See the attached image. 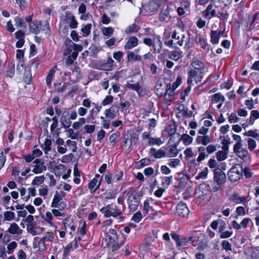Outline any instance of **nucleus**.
Returning a JSON list of instances; mask_svg holds the SVG:
<instances>
[{"instance_id":"obj_16","label":"nucleus","mask_w":259,"mask_h":259,"mask_svg":"<svg viewBox=\"0 0 259 259\" xmlns=\"http://www.w3.org/2000/svg\"><path fill=\"white\" fill-rule=\"evenodd\" d=\"M150 156L155 158H161L166 156V153L161 149L157 150L155 148H151L149 152Z\"/></svg>"},{"instance_id":"obj_20","label":"nucleus","mask_w":259,"mask_h":259,"mask_svg":"<svg viewBox=\"0 0 259 259\" xmlns=\"http://www.w3.org/2000/svg\"><path fill=\"white\" fill-rule=\"evenodd\" d=\"M138 44V39L135 36H132L129 38L127 41L124 46L125 50L131 49L136 47Z\"/></svg>"},{"instance_id":"obj_11","label":"nucleus","mask_w":259,"mask_h":259,"mask_svg":"<svg viewBox=\"0 0 259 259\" xmlns=\"http://www.w3.org/2000/svg\"><path fill=\"white\" fill-rule=\"evenodd\" d=\"M240 146L239 148H234V153L237 156L245 162H248L250 160V156L248 151Z\"/></svg>"},{"instance_id":"obj_28","label":"nucleus","mask_w":259,"mask_h":259,"mask_svg":"<svg viewBox=\"0 0 259 259\" xmlns=\"http://www.w3.org/2000/svg\"><path fill=\"white\" fill-rule=\"evenodd\" d=\"M60 122L65 128L69 127L71 123L69 118L67 117V113L64 112L60 119Z\"/></svg>"},{"instance_id":"obj_52","label":"nucleus","mask_w":259,"mask_h":259,"mask_svg":"<svg viewBox=\"0 0 259 259\" xmlns=\"http://www.w3.org/2000/svg\"><path fill=\"white\" fill-rule=\"evenodd\" d=\"M17 243L16 241H12L7 245V253L9 254L13 253L14 249L17 247Z\"/></svg>"},{"instance_id":"obj_58","label":"nucleus","mask_w":259,"mask_h":259,"mask_svg":"<svg viewBox=\"0 0 259 259\" xmlns=\"http://www.w3.org/2000/svg\"><path fill=\"white\" fill-rule=\"evenodd\" d=\"M223 249L226 251H231L232 250L231 244L227 240H224L222 242Z\"/></svg>"},{"instance_id":"obj_3","label":"nucleus","mask_w":259,"mask_h":259,"mask_svg":"<svg viewBox=\"0 0 259 259\" xmlns=\"http://www.w3.org/2000/svg\"><path fill=\"white\" fill-rule=\"evenodd\" d=\"M140 201L139 193L136 191H132L127 199L129 209L133 211L137 210L140 203Z\"/></svg>"},{"instance_id":"obj_56","label":"nucleus","mask_w":259,"mask_h":259,"mask_svg":"<svg viewBox=\"0 0 259 259\" xmlns=\"http://www.w3.org/2000/svg\"><path fill=\"white\" fill-rule=\"evenodd\" d=\"M236 215L235 218L238 219L239 216H244L245 214L244 207L243 206H238L236 210Z\"/></svg>"},{"instance_id":"obj_37","label":"nucleus","mask_w":259,"mask_h":259,"mask_svg":"<svg viewBox=\"0 0 259 259\" xmlns=\"http://www.w3.org/2000/svg\"><path fill=\"white\" fill-rule=\"evenodd\" d=\"M161 184L165 188H168L169 185L172 183V176L162 177H161Z\"/></svg>"},{"instance_id":"obj_2","label":"nucleus","mask_w":259,"mask_h":259,"mask_svg":"<svg viewBox=\"0 0 259 259\" xmlns=\"http://www.w3.org/2000/svg\"><path fill=\"white\" fill-rule=\"evenodd\" d=\"M243 171V168L241 165L235 164L228 173L229 180L231 182H236L242 177Z\"/></svg>"},{"instance_id":"obj_6","label":"nucleus","mask_w":259,"mask_h":259,"mask_svg":"<svg viewBox=\"0 0 259 259\" xmlns=\"http://www.w3.org/2000/svg\"><path fill=\"white\" fill-rule=\"evenodd\" d=\"M141 138L143 141L148 140L149 146L156 145L160 146L164 143V142L162 141L160 138L152 137L151 134L147 132L143 133Z\"/></svg>"},{"instance_id":"obj_12","label":"nucleus","mask_w":259,"mask_h":259,"mask_svg":"<svg viewBox=\"0 0 259 259\" xmlns=\"http://www.w3.org/2000/svg\"><path fill=\"white\" fill-rule=\"evenodd\" d=\"M105 116L110 119H113L119 115L118 107L116 105H112L104 111Z\"/></svg>"},{"instance_id":"obj_42","label":"nucleus","mask_w":259,"mask_h":259,"mask_svg":"<svg viewBox=\"0 0 259 259\" xmlns=\"http://www.w3.org/2000/svg\"><path fill=\"white\" fill-rule=\"evenodd\" d=\"M100 184L101 183L98 180H97V179H93L89 184V189L90 190L94 189V191H95L99 188Z\"/></svg>"},{"instance_id":"obj_40","label":"nucleus","mask_w":259,"mask_h":259,"mask_svg":"<svg viewBox=\"0 0 259 259\" xmlns=\"http://www.w3.org/2000/svg\"><path fill=\"white\" fill-rule=\"evenodd\" d=\"M45 178L44 176L35 177L31 182L33 186H40L44 183Z\"/></svg>"},{"instance_id":"obj_49","label":"nucleus","mask_w":259,"mask_h":259,"mask_svg":"<svg viewBox=\"0 0 259 259\" xmlns=\"http://www.w3.org/2000/svg\"><path fill=\"white\" fill-rule=\"evenodd\" d=\"M107 246H108L113 251H116L118 249L121 244H119L117 241H115L114 242L109 243V242H107L106 244L105 245Z\"/></svg>"},{"instance_id":"obj_27","label":"nucleus","mask_w":259,"mask_h":259,"mask_svg":"<svg viewBox=\"0 0 259 259\" xmlns=\"http://www.w3.org/2000/svg\"><path fill=\"white\" fill-rule=\"evenodd\" d=\"M40 24V22L35 20L30 24L29 29L30 31L35 33L38 34L40 32L39 25Z\"/></svg>"},{"instance_id":"obj_44","label":"nucleus","mask_w":259,"mask_h":259,"mask_svg":"<svg viewBox=\"0 0 259 259\" xmlns=\"http://www.w3.org/2000/svg\"><path fill=\"white\" fill-rule=\"evenodd\" d=\"M216 158L218 161H223L227 158V152L224 150L219 151L216 153Z\"/></svg>"},{"instance_id":"obj_61","label":"nucleus","mask_w":259,"mask_h":259,"mask_svg":"<svg viewBox=\"0 0 259 259\" xmlns=\"http://www.w3.org/2000/svg\"><path fill=\"white\" fill-rule=\"evenodd\" d=\"M184 154L186 158H191L194 156V152L193 151L192 148L191 147L187 148L184 151Z\"/></svg>"},{"instance_id":"obj_13","label":"nucleus","mask_w":259,"mask_h":259,"mask_svg":"<svg viewBox=\"0 0 259 259\" xmlns=\"http://www.w3.org/2000/svg\"><path fill=\"white\" fill-rule=\"evenodd\" d=\"M214 180L218 185H222L226 182V177L225 172L219 168L214 170Z\"/></svg>"},{"instance_id":"obj_24","label":"nucleus","mask_w":259,"mask_h":259,"mask_svg":"<svg viewBox=\"0 0 259 259\" xmlns=\"http://www.w3.org/2000/svg\"><path fill=\"white\" fill-rule=\"evenodd\" d=\"M66 18L70 21L69 26L72 29L77 28L78 23L75 19V17L70 12H66Z\"/></svg>"},{"instance_id":"obj_31","label":"nucleus","mask_w":259,"mask_h":259,"mask_svg":"<svg viewBox=\"0 0 259 259\" xmlns=\"http://www.w3.org/2000/svg\"><path fill=\"white\" fill-rule=\"evenodd\" d=\"M8 232L11 234H20L22 230L17 224L14 223L10 226Z\"/></svg>"},{"instance_id":"obj_26","label":"nucleus","mask_w":259,"mask_h":259,"mask_svg":"<svg viewBox=\"0 0 259 259\" xmlns=\"http://www.w3.org/2000/svg\"><path fill=\"white\" fill-rule=\"evenodd\" d=\"M53 172L56 176L60 177L65 172V166L61 164L56 165L53 168Z\"/></svg>"},{"instance_id":"obj_43","label":"nucleus","mask_w":259,"mask_h":259,"mask_svg":"<svg viewBox=\"0 0 259 259\" xmlns=\"http://www.w3.org/2000/svg\"><path fill=\"white\" fill-rule=\"evenodd\" d=\"M9 68L7 71V76L12 77L15 74V63L11 61L9 63Z\"/></svg>"},{"instance_id":"obj_51","label":"nucleus","mask_w":259,"mask_h":259,"mask_svg":"<svg viewBox=\"0 0 259 259\" xmlns=\"http://www.w3.org/2000/svg\"><path fill=\"white\" fill-rule=\"evenodd\" d=\"M91 24H88L82 27L81 31L84 36H87L90 34V33H91Z\"/></svg>"},{"instance_id":"obj_18","label":"nucleus","mask_w":259,"mask_h":259,"mask_svg":"<svg viewBox=\"0 0 259 259\" xmlns=\"http://www.w3.org/2000/svg\"><path fill=\"white\" fill-rule=\"evenodd\" d=\"M65 196V193L63 191H61L59 193L56 192L53 199L51 207H57V204L61 201Z\"/></svg>"},{"instance_id":"obj_30","label":"nucleus","mask_w":259,"mask_h":259,"mask_svg":"<svg viewBox=\"0 0 259 259\" xmlns=\"http://www.w3.org/2000/svg\"><path fill=\"white\" fill-rule=\"evenodd\" d=\"M183 52L180 50H177L171 51L169 55L170 59L177 61L182 57Z\"/></svg>"},{"instance_id":"obj_33","label":"nucleus","mask_w":259,"mask_h":259,"mask_svg":"<svg viewBox=\"0 0 259 259\" xmlns=\"http://www.w3.org/2000/svg\"><path fill=\"white\" fill-rule=\"evenodd\" d=\"M53 217L52 212L50 211L46 212L45 216L44 217V220L49 224L50 226L56 228L57 227L53 223Z\"/></svg>"},{"instance_id":"obj_9","label":"nucleus","mask_w":259,"mask_h":259,"mask_svg":"<svg viewBox=\"0 0 259 259\" xmlns=\"http://www.w3.org/2000/svg\"><path fill=\"white\" fill-rule=\"evenodd\" d=\"M213 3L214 1L213 0H211V3L207 6L205 10L202 12V16L204 18L210 19L217 16L216 11L214 9H213Z\"/></svg>"},{"instance_id":"obj_7","label":"nucleus","mask_w":259,"mask_h":259,"mask_svg":"<svg viewBox=\"0 0 259 259\" xmlns=\"http://www.w3.org/2000/svg\"><path fill=\"white\" fill-rule=\"evenodd\" d=\"M209 185L207 184H202L200 185L195 192L196 197L202 200L207 198L209 193Z\"/></svg>"},{"instance_id":"obj_53","label":"nucleus","mask_w":259,"mask_h":259,"mask_svg":"<svg viewBox=\"0 0 259 259\" xmlns=\"http://www.w3.org/2000/svg\"><path fill=\"white\" fill-rule=\"evenodd\" d=\"M143 210H144L145 214H148L150 211L154 210L153 208L150 206V204H149V202L148 200H146L144 202Z\"/></svg>"},{"instance_id":"obj_34","label":"nucleus","mask_w":259,"mask_h":259,"mask_svg":"<svg viewBox=\"0 0 259 259\" xmlns=\"http://www.w3.org/2000/svg\"><path fill=\"white\" fill-rule=\"evenodd\" d=\"M167 164L172 168H176L181 164V161L179 158H170L168 159Z\"/></svg>"},{"instance_id":"obj_22","label":"nucleus","mask_w":259,"mask_h":259,"mask_svg":"<svg viewBox=\"0 0 259 259\" xmlns=\"http://www.w3.org/2000/svg\"><path fill=\"white\" fill-rule=\"evenodd\" d=\"M179 151L176 145H171L168 146L167 150L166 156L168 157H175L177 156Z\"/></svg>"},{"instance_id":"obj_17","label":"nucleus","mask_w":259,"mask_h":259,"mask_svg":"<svg viewBox=\"0 0 259 259\" xmlns=\"http://www.w3.org/2000/svg\"><path fill=\"white\" fill-rule=\"evenodd\" d=\"M248 197L240 196L238 193H234L231 195L230 199L235 204H244L247 201Z\"/></svg>"},{"instance_id":"obj_4","label":"nucleus","mask_w":259,"mask_h":259,"mask_svg":"<svg viewBox=\"0 0 259 259\" xmlns=\"http://www.w3.org/2000/svg\"><path fill=\"white\" fill-rule=\"evenodd\" d=\"M39 143L40 145V147L44 151L45 154L47 155V157L53 159L54 157L56 155L55 153L53 155H49V152L51 150V146L52 145V141L48 136L46 137L44 139L41 137L39 138Z\"/></svg>"},{"instance_id":"obj_29","label":"nucleus","mask_w":259,"mask_h":259,"mask_svg":"<svg viewBox=\"0 0 259 259\" xmlns=\"http://www.w3.org/2000/svg\"><path fill=\"white\" fill-rule=\"evenodd\" d=\"M142 59V56L135 54L134 52H128L127 53V60L128 61H141Z\"/></svg>"},{"instance_id":"obj_5","label":"nucleus","mask_w":259,"mask_h":259,"mask_svg":"<svg viewBox=\"0 0 259 259\" xmlns=\"http://www.w3.org/2000/svg\"><path fill=\"white\" fill-rule=\"evenodd\" d=\"M189 77L188 78L187 82L189 86L193 84V81H194L196 83L199 82L201 81L204 72L202 71H197L194 69H192L189 71Z\"/></svg>"},{"instance_id":"obj_15","label":"nucleus","mask_w":259,"mask_h":259,"mask_svg":"<svg viewBox=\"0 0 259 259\" xmlns=\"http://www.w3.org/2000/svg\"><path fill=\"white\" fill-rule=\"evenodd\" d=\"M103 240H104L105 245L106 244L107 242L111 243L117 241L118 237L116 231L113 229H110L107 234L106 237Z\"/></svg>"},{"instance_id":"obj_50","label":"nucleus","mask_w":259,"mask_h":259,"mask_svg":"<svg viewBox=\"0 0 259 259\" xmlns=\"http://www.w3.org/2000/svg\"><path fill=\"white\" fill-rule=\"evenodd\" d=\"M208 172V168L205 167L203 171L198 174V175L196 176L195 179L196 180L205 179L207 178Z\"/></svg>"},{"instance_id":"obj_19","label":"nucleus","mask_w":259,"mask_h":259,"mask_svg":"<svg viewBox=\"0 0 259 259\" xmlns=\"http://www.w3.org/2000/svg\"><path fill=\"white\" fill-rule=\"evenodd\" d=\"M211 142V138L208 135L198 136L196 138V142L198 144L206 146Z\"/></svg>"},{"instance_id":"obj_59","label":"nucleus","mask_w":259,"mask_h":259,"mask_svg":"<svg viewBox=\"0 0 259 259\" xmlns=\"http://www.w3.org/2000/svg\"><path fill=\"white\" fill-rule=\"evenodd\" d=\"M113 101V97L111 95L107 96L105 99L102 101L101 104L103 106H106L110 104Z\"/></svg>"},{"instance_id":"obj_62","label":"nucleus","mask_w":259,"mask_h":259,"mask_svg":"<svg viewBox=\"0 0 259 259\" xmlns=\"http://www.w3.org/2000/svg\"><path fill=\"white\" fill-rule=\"evenodd\" d=\"M142 215L141 213L139 211L136 212L132 218V221L138 223L140 222L142 220Z\"/></svg>"},{"instance_id":"obj_32","label":"nucleus","mask_w":259,"mask_h":259,"mask_svg":"<svg viewBox=\"0 0 259 259\" xmlns=\"http://www.w3.org/2000/svg\"><path fill=\"white\" fill-rule=\"evenodd\" d=\"M225 100L224 96L221 93H218L211 96V101L212 103L215 104L219 102H224Z\"/></svg>"},{"instance_id":"obj_36","label":"nucleus","mask_w":259,"mask_h":259,"mask_svg":"<svg viewBox=\"0 0 259 259\" xmlns=\"http://www.w3.org/2000/svg\"><path fill=\"white\" fill-rule=\"evenodd\" d=\"M159 4L155 1H152L150 2L146 6V9L150 12H154L159 8Z\"/></svg>"},{"instance_id":"obj_57","label":"nucleus","mask_w":259,"mask_h":259,"mask_svg":"<svg viewBox=\"0 0 259 259\" xmlns=\"http://www.w3.org/2000/svg\"><path fill=\"white\" fill-rule=\"evenodd\" d=\"M15 218V213L10 211H6L4 213V219L5 220L10 221L13 220Z\"/></svg>"},{"instance_id":"obj_48","label":"nucleus","mask_w":259,"mask_h":259,"mask_svg":"<svg viewBox=\"0 0 259 259\" xmlns=\"http://www.w3.org/2000/svg\"><path fill=\"white\" fill-rule=\"evenodd\" d=\"M139 29V27L136 24H133L128 26L125 30L126 33H132L136 32Z\"/></svg>"},{"instance_id":"obj_60","label":"nucleus","mask_w":259,"mask_h":259,"mask_svg":"<svg viewBox=\"0 0 259 259\" xmlns=\"http://www.w3.org/2000/svg\"><path fill=\"white\" fill-rule=\"evenodd\" d=\"M192 239V237H189L188 238H184L181 239H180L179 242H178L177 246H181L186 245L188 244V243L191 241Z\"/></svg>"},{"instance_id":"obj_55","label":"nucleus","mask_w":259,"mask_h":259,"mask_svg":"<svg viewBox=\"0 0 259 259\" xmlns=\"http://www.w3.org/2000/svg\"><path fill=\"white\" fill-rule=\"evenodd\" d=\"M66 144L71 148V151L73 152H76L77 148L76 146V143L75 141L68 140L66 141Z\"/></svg>"},{"instance_id":"obj_1","label":"nucleus","mask_w":259,"mask_h":259,"mask_svg":"<svg viewBox=\"0 0 259 259\" xmlns=\"http://www.w3.org/2000/svg\"><path fill=\"white\" fill-rule=\"evenodd\" d=\"M100 211L106 218L116 217L120 215L122 213L120 208L118 207L116 204L112 203L102 207Z\"/></svg>"},{"instance_id":"obj_14","label":"nucleus","mask_w":259,"mask_h":259,"mask_svg":"<svg viewBox=\"0 0 259 259\" xmlns=\"http://www.w3.org/2000/svg\"><path fill=\"white\" fill-rule=\"evenodd\" d=\"M177 212L178 215L182 217H187L189 213V210L186 204L180 202L177 206Z\"/></svg>"},{"instance_id":"obj_38","label":"nucleus","mask_w":259,"mask_h":259,"mask_svg":"<svg viewBox=\"0 0 259 259\" xmlns=\"http://www.w3.org/2000/svg\"><path fill=\"white\" fill-rule=\"evenodd\" d=\"M221 32H218L217 31H212L210 34V41L213 44L219 43Z\"/></svg>"},{"instance_id":"obj_35","label":"nucleus","mask_w":259,"mask_h":259,"mask_svg":"<svg viewBox=\"0 0 259 259\" xmlns=\"http://www.w3.org/2000/svg\"><path fill=\"white\" fill-rule=\"evenodd\" d=\"M56 67H57V66H55L54 67H53V68L50 69V70L49 71V72L48 74V75H47V78H46V83H47V85H48L49 86L51 85L52 80L55 76V71H56L55 69L56 68Z\"/></svg>"},{"instance_id":"obj_54","label":"nucleus","mask_w":259,"mask_h":259,"mask_svg":"<svg viewBox=\"0 0 259 259\" xmlns=\"http://www.w3.org/2000/svg\"><path fill=\"white\" fill-rule=\"evenodd\" d=\"M233 139L236 141L237 142L234 146V148H239L240 146H242V139L240 136L234 134L233 135Z\"/></svg>"},{"instance_id":"obj_23","label":"nucleus","mask_w":259,"mask_h":259,"mask_svg":"<svg viewBox=\"0 0 259 259\" xmlns=\"http://www.w3.org/2000/svg\"><path fill=\"white\" fill-rule=\"evenodd\" d=\"M162 42L160 40V37H156L154 38L153 47L155 53H159L162 49Z\"/></svg>"},{"instance_id":"obj_41","label":"nucleus","mask_w":259,"mask_h":259,"mask_svg":"<svg viewBox=\"0 0 259 259\" xmlns=\"http://www.w3.org/2000/svg\"><path fill=\"white\" fill-rule=\"evenodd\" d=\"M120 136V133L119 132H116L115 133H113L111 134L109 137V142L110 144L112 146H115L117 142V139Z\"/></svg>"},{"instance_id":"obj_64","label":"nucleus","mask_w":259,"mask_h":259,"mask_svg":"<svg viewBox=\"0 0 259 259\" xmlns=\"http://www.w3.org/2000/svg\"><path fill=\"white\" fill-rule=\"evenodd\" d=\"M228 121L230 123L238 122L239 121V118L235 113H231L228 117Z\"/></svg>"},{"instance_id":"obj_46","label":"nucleus","mask_w":259,"mask_h":259,"mask_svg":"<svg viewBox=\"0 0 259 259\" xmlns=\"http://www.w3.org/2000/svg\"><path fill=\"white\" fill-rule=\"evenodd\" d=\"M132 144V140L129 138L128 136H127L123 137L122 145L123 148L128 149L131 147Z\"/></svg>"},{"instance_id":"obj_63","label":"nucleus","mask_w":259,"mask_h":259,"mask_svg":"<svg viewBox=\"0 0 259 259\" xmlns=\"http://www.w3.org/2000/svg\"><path fill=\"white\" fill-rule=\"evenodd\" d=\"M20 193L22 199L25 202L29 199V196H26V189L25 188L22 187L19 189Z\"/></svg>"},{"instance_id":"obj_45","label":"nucleus","mask_w":259,"mask_h":259,"mask_svg":"<svg viewBox=\"0 0 259 259\" xmlns=\"http://www.w3.org/2000/svg\"><path fill=\"white\" fill-rule=\"evenodd\" d=\"M191 65L195 69L194 70H197V71H202L201 70L203 69L204 67L203 63L200 61H193L192 62Z\"/></svg>"},{"instance_id":"obj_8","label":"nucleus","mask_w":259,"mask_h":259,"mask_svg":"<svg viewBox=\"0 0 259 259\" xmlns=\"http://www.w3.org/2000/svg\"><path fill=\"white\" fill-rule=\"evenodd\" d=\"M33 163H35L32 171L35 174H38L46 171L47 167L45 165V162L42 159H36Z\"/></svg>"},{"instance_id":"obj_47","label":"nucleus","mask_w":259,"mask_h":259,"mask_svg":"<svg viewBox=\"0 0 259 259\" xmlns=\"http://www.w3.org/2000/svg\"><path fill=\"white\" fill-rule=\"evenodd\" d=\"M101 32L103 35L110 36L114 32V29L111 27H104L101 29Z\"/></svg>"},{"instance_id":"obj_21","label":"nucleus","mask_w":259,"mask_h":259,"mask_svg":"<svg viewBox=\"0 0 259 259\" xmlns=\"http://www.w3.org/2000/svg\"><path fill=\"white\" fill-rule=\"evenodd\" d=\"M245 252L252 259H259V250L257 248H248L245 250Z\"/></svg>"},{"instance_id":"obj_39","label":"nucleus","mask_w":259,"mask_h":259,"mask_svg":"<svg viewBox=\"0 0 259 259\" xmlns=\"http://www.w3.org/2000/svg\"><path fill=\"white\" fill-rule=\"evenodd\" d=\"M171 37L172 39L178 40L177 44L180 46H182L183 44V39L185 37L184 34H181V36L178 35V34L176 31H174L172 34Z\"/></svg>"},{"instance_id":"obj_25","label":"nucleus","mask_w":259,"mask_h":259,"mask_svg":"<svg viewBox=\"0 0 259 259\" xmlns=\"http://www.w3.org/2000/svg\"><path fill=\"white\" fill-rule=\"evenodd\" d=\"M180 141H182L185 146H187L192 143L193 138L187 134H184L181 136Z\"/></svg>"},{"instance_id":"obj_10","label":"nucleus","mask_w":259,"mask_h":259,"mask_svg":"<svg viewBox=\"0 0 259 259\" xmlns=\"http://www.w3.org/2000/svg\"><path fill=\"white\" fill-rule=\"evenodd\" d=\"M169 9L168 6L165 8H163L160 12L158 16V20L162 24H165L169 22L171 19V16L169 14Z\"/></svg>"}]
</instances>
